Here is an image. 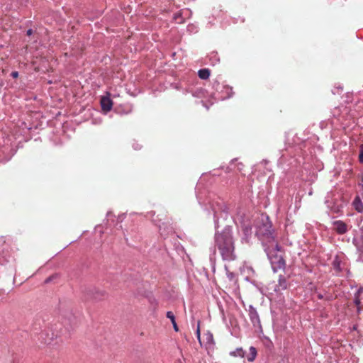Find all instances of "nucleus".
Masks as SVG:
<instances>
[{
	"mask_svg": "<svg viewBox=\"0 0 363 363\" xmlns=\"http://www.w3.org/2000/svg\"><path fill=\"white\" fill-rule=\"evenodd\" d=\"M214 244L223 260L230 262L236 259L235 240L230 226H226L222 231L216 233Z\"/></svg>",
	"mask_w": 363,
	"mask_h": 363,
	"instance_id": "nucleus-1",
	"label": "nucleus"
},
{
	"mask_svg": "<svg viewBox=\"0 0 363 363\" xmlns=\"http://www.w3.org/2000/svg\"><path fill=\"white\" fill-rule=\"evenodd\" d=\"M255 234L264 247L277 242L274 230L268 217L266 218L265 220H262V223L257 225Z\"/></svg>",
	"mask_w": 363,
	"mask_h": 363,
	"instance_id": "nucleus-2",
	"label": "nucleus"
},
{
	"mask_svg": "<svg viewBox=\"0 0 363 363\" xmlns=\"http://www.w3.org/2000/svg\"><path fill=\"white\" fill-rule=\"evenodd\" d=\"M281 250V248L278 244V242L274 243V245L264 247V252L270 261L274 272H277L280 269H284L286 267V262L284 257L280 254Z\"/></svg>",
	"mask_w": 363,
	"mask_h": 363,
	"instance_id": "nucleus-3",
	"label": "nucleus"
},
{
	"mask_svg": "<svg viewBox=\"0 0 363 363\" xmlns=\"http://www.w3.org/2000/svg\"><path fill=\"white\" fill-rule=\"evenodd\" d=\"M85 296L86 300L94 299L99 301L106 297V293L96 288H89L85 291Z\"/></svg>",
	"mask_w": 363,
	"mask_h": 363,
	"instance_id": "nucleus-4",
	"label": "nucleus"
},
{
	"mask_svg": "<svg viewBox=\"0 0 363 363\" xmlns=\"http://www.w3.org/2000/svg\"><path fill=\"white\" fill-rule=\"evenodd\" d=\"M249 318L254 327H261L259 316L255 308L252 305L249 306L248 309Z\"/></svg>",
	"mask_w": 363,
	"mask_h": 363,
	"instance_id": "nucleus-5",
	"label": "nucleus"
},
{
	"mask_svg": "<svg viewBox=\"0 0 363 363\" xmlns=\"http://www.w3.org/2000/svg\"><path fill=\"white\" fill-rule=\"evenodd\" d=\"M111 94L107 93V96H104L101 99V107L104 112L107 113L111 110L113 101L110 98Z\"/></svg>",
	"mask_w": 363,
	"mask_h": 363,
	"instance_id": "nucleus-6",
	"label": "nucleus"
},
{
	"mask_svg": "<svg viewBox=\"0 0 363 363\" xmlns=\"http://www.w3.org/2000/svg\"><path fill=\"white\" fill-rule=\"evenodd\" d=\"M333 225L336 232L340 235L345 234L348 230L346 223L342 220H336L333 223Z\"/></svg>",
	"mask_w": 363,
	"mask_h": 363,
	"instance_id": "nucleus-7",
	"label": "nucleus"
},
{
	"mask_svg": "<svg viewBox=\"0 0 363 363\" xmlns=\"http://www.w3.org/2000/svg\"><path fill=\"white\" fill-rule=\"evenodd\" d=\"M277 290H285L287 288V281L284 276L279 275L278 284L276 286Z\"/></svg>",
	"mask_w": 363,
	"mask_h": 363,
	"instance_id": "nucleus-8",
	"label": "nucleus"
},
{
	"mask_svg": "<svg viewBox=\"0 0 363 363\" xmlns=\"http://www.w3.org/2000/svg\"><path fill=\"white\" fill-rule=\"evenodd\" d=\"M353 206L354 209L359 212L362 213L363 211V203L362 202L359 196H356L353 201Z\"/></svg>",
	"mask_w": 363,
	"mask_h": 363,
	"instance_id": "nucleus-9",
	"label": "nucleus"
},
{
	"mask_svg": "<svg viewBox=\"0 0 363 363\" xmlns=\"http://www.w3.org/2000/svg\"><path fill=\"white\" fill-rule=\"evenodd\" d=\"M332 265H333V269L337 272H340L342 271V268H341V260L339 258L338 256H335L333 262H332Z\"/></svg>",
	"mask_w": 363,
	"mask_h": 363,
	"instance_id": "nucleus-10",
	"label": "nucleus"
},
{
	"mask_svg": "<svg viewBox=\"0 0 363 363\" xmlns=\"http://www.w3.org/2000/svg\"><path fill=\"white\" fill-rule=\"evenodd\" d=\"M166 316H167V318L170 319V320H171V322L172 323L174 330L176 332H177L179 330V328H178L177 324L176 323L175 316H174V313L172 311H167V314H166Z\"/></svg>",
	"mask_w": 363,
	"mask_h": 363,
	"instance_id": "nucleus-11",
	"label": "nucleus"
},
{
	"mask_svg": "<svg viewBox=\"0 0 363 363\" xmlns=\"http://www.w3.org/2000/svg\"><path fill=\"white\" fill-rule=\"evenodd\" d=\"M211 72L208 69H201L198 72V75L201 79H207L210 77Z\"/></svg>",
	"mask_w": 363,
	"mask_h": 363,
	"instance_id": "nucleus-12",
	"label": "nucleus"
},
{
	"mask_svg": "<svg viewBox=\"0 0 363 363\" xmlns=\"http://www.w3.org/2000/svg\"><path fill=\"white\" fill-rule=\"evenodd\" d=\"M245 352L242 350V347L237 348L234 351H232V352H230V355L233 356V357H245Z\"/></svg>",
	"mask_w": 363,
	"mask_h": 363,
	"instance_id": "nucleus-13",
	"label": "nucleus"
},
{
	"mask_svg": "<svg viewBox=\"0 0 363 363\" xmlns=\"http://www.w3.org/2000/svg\"><path fill=\"white\" fill-rule=\"evenodd\" d=\"M209 60L211 61L213 65H215L220 61L218 55L216 52H212L210 53Z\"/></svg>",
	"mask_w": 363,
	"mask_h": 363,
	"instance_id": "nucleus-14",
	"label": "nucleus"
},
{
	"mask_svg": "<svg viewBox=\"0 0 363 363\" xmlns=\"http://www.w3.org/2000/svg\"><path fill=\"white\" fill-rule=\"evenodd\" d=\"M250 355L247 357V360L249 362H253L255 359L256 356H257V350H256L255 347L252 346L250 347Z\"/></svg>",
	"mask_w": 363,
	"mask_h": 363,
	"instance_id": "nucleus-15",
	"label": "nucleus"
},
{
	"mask_svg": "<svg viewBox=\"0 0 363 363\" xmlns=\"http://www.w3.org/2000/svg\"><path fill=\"white\" fill-rule=\"evenodd\" d=\"M225 269L226 271L227 277L229 279V280L233 281L235 277V273L230 272L227 266H225Z\"/></svg>",
	"mask_w": 363,
	"mask_h": 363,
	"instance_id": "nucleus-16",
	"label": "nucleus"
},
{
	"mask_svg": "<svg viewBox=\"0 0 363 363\" xmlns=\"http://www.w3.org/2000/svg\"><path fill=\"white\" fill-rule=\"evenodd\" d=\"M196 337H197L198 340L201 343L200 321L199 320L197 323Z\"/></svg>",
	"mask_w": 363,
	"mask_h": 363,
	"instance_id": "nucleus-17",
	"label": "nucleus"
},
{
	"mask_svg": "<svg viewBox=\"0 0 363 363\" xmlns=\"http://www.w3.org/2000/svg\"><path fill=\"white\" fill-rule=\"evenodd\" d=\"M57 277V274H53L52 276H50L49 277H48L45 280V284H48L50 282L52 281V280L54 279V278H56Z\"/></svg>",
	"mask_w": 363,
	"mask_h": 363,
	"instance_id": "nucleus-18",
	"label": "nucleus"
},
{
	"mask_svg": "<svg viewBox=\"0 0 363 363\" xmlns=\"http://www.w3.org/2000/svg\"><path fill=\"white\" fill-rule=\"evenodd\" d=\"M243 230H244L245 235H247V236L250 235V233H251V228L250 227L246 226V227H245Z\"/></svg>",
	"mask_w": 363,
	"mask_h": 363,
	"instance_id": "nucleus-19",
	"label": "nucleus"
},
{
	"mask_svg": "<svg viewBox=\"0 0 363 363\" xmlns=\"http://www.w3.org/2000/svg\"><path fill=\"white\" fill-rule=\"evenodd\" d=\"M244 165L242 162H238L237 164V169L238 172H241L243 169Z\"/></svg>",
	"mask_w": 363,
	"mask_h": 363,
	"instance_id": "nucleus-20",
	"label": "nucleus"
},
{
	"mask_svg": "<svg viewBox=\"0 0 363 363\" xmlns=\"http://www.w3.org/2000/svg\"><path fill=\"white\" fill-rule=\"evenodd\" d=\"M359 161L360 163H363V147L362 148L359 155Z\"/></svg>",
	"mask_w": 363,
	"mask_h": 363,
	"instance_id": "nucleus-21",
	"label": "nucleus"
},
{
	"mask_svg": "<svg viewBox=\"0 0 363 363\" xmlns=\"http://www.w3.org/2000/svg\"><path fill=\"white\" fill-rule=\"evenodd\" d=\"M342 208V205H340V206H335L334 207V208L333 209V211L335 212V213H339L341 210V208Z\"/></svg>",
	"mask_w": 363,
	"mask_h": 363,
	"instance_id": "nucleus-22",
	"label": "nucleus"
},
{
	"mask_svg": "<svg viewBox=\"0 0 363 363\" xmlns=\"http://www.w3.org/2000/svg\"><path fill=\"white\" fill-rule=\"evenodd\" d=\"M11 76L13 78H17L18 77V72L17 71H13L11 73Z\"/></svg>",
	"mask_w": 363,
	"mask_h": 363,
	"instance_id": "nucleus-23",
	"label": "nucleus"
},
{
	"mask_svg": "<svg viewBox=\"0 0 363 363\" xmlns=\"http://www.w3.org/2000/svg\"><path fill=\"white\" fill-rule=\"evenodd\" d=\"M26 34H27V35H31L33 34V30L32 29H28L26 31Z\"/></svg>",
	"mask_w": 363,
	"mask_h": 363,
	"instance_id": "nucleus-24",
	"label": "nucleus"
},
{
	"mask_svg": "<svg viewBox=\"0 0 363 363\" xmlns=\"http://www.w3.org/2000/svg\"><path fill=\"white\" fill-rule=\"evenodd\" d=\"M317 297H318V299H323V295L321 294H318L317 295Z\"/></svg>",
	"mask_w": 363,
	"mask_h": 363,
	"instance_id": "nucleus-25",
	"label": "nucleus"
},
{
	"mask_svg": "<svg viewBox=\"0 0 363 363\" xmlns=\"http://www.w3.org/2000/svg\"><path fill=\"white\" fill-rule=\"evenodd\" d=\"M360 259L363 261V250L361 251L360 253Z\"/></svg>",
	"mask_w": 363,
	"mask_h": 363,
	"instance_id": "nucleus-26",
	"label": "nucleus"
},
{
	"mask_svg": "<svg viewBox=\"0 0 363 363\" xmlns=\"http://www.w3.org/2000/svg\"><path fill=\"white\" fill-rule=\"evenodd\" d=\"M230 167H226V169H225V172H230Z\"/></svg>",
	"mask_w": 363,
	"mask_h": 363,
	"instance_id": "nucleus-27",
	"label": "nucleus"
},
{
	"mask_svg": "<svg viewBox=\"0 0 363 363\" xmlns=\"http://www.w3.org/2000/svg\"><path fill=\"white\" fill-rule=\"evenodd\" d=\"M355 303H356V304H359V301H356Z\"/></svg>",
	"mask_w": 363,
	"mask_h": 363,
	"instance_id": "nucleus-28",
	"label": "nucleus"
}]
</instances>
